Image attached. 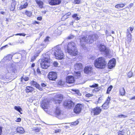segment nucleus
I'll list each match as a JSON object with an SVG mask.
<instances>
[{
  "mask_svg": "<svg viewBox=\"0 0 135 135\" xmlns=\"http://www.w3.org/2000/svg\"><path fill=\"white\" fill-rule=\"evenodd\" d=\"M53 65L55 67L57 66L58 65V63L56 61H54L53 63Z\"/></svg>",
  "mask_w": 135,
  "mask_h": 135,
  "instance_id": "79ce46f5",
  "label": "nucleus"
},
{
  "mask_svg": "<svg viewBox=\"0 0 135 135\" xmlns=\"http://www.w3.org/2000/svg\"><path fill=\"white\" fill-rule=\"evenodd\" d=\"M43 57L41 62V67L42 69H46L49 66V64L51 61L49 55L47 54L43 55Z\"/></svg>",
  "mask_w": 135,
  "mask_h": 135,
  "instance_id": "7ed1b4c3",
  "label": "nucleus"
},
{
  "mask_svg": "<svg viewBox=\"0 0 135 135\" xmlns=\"http://www.w3.org/2000/svg\"><path fill=\"white\" fill-rule=\"evenodd\" d=\"M49 105V102L46 100H43L41 104L42 108L47 113V108Z\"/></svg>",
  "mask_w": 135,
  "mask_h": 135,
  "instance_id": "9d476101",
  "label": "nucleus"
},
{
  "mask_svg": "<svg viewBox=\"0 0 135 135\" xmlns=\"http://www.w3.org/2000/svg\"><path fill=\"white\" fill-rule=\"evenodd\" d=\"M98 86L97 84H95L92 85H90V87L91 88H94L97 87Z\"/></svg>",
  "mask_w": 135,
  "mask_h": 135,
  "instance_id": "c03bdc74",
  "label": "nucleus"
},
{
  "mask_svg": "<svg viewBox=\"0 0 135 135\" xmlns=\"http://www.w3.org/2000/svg\"><path fill=\"white\" fill-rule=\"evenodd\" d=\"M15 7H11V10L12 11H13L15 9Z\"/></svg>",
  "mask_w": 135,
  "mask_h": 135,
  "instance_id": "052dcab7",
  "label": "nucleus"
},
{
  "mask_svg": "<svg viewBox=\"0 0 135 135\" xmlns=\"http://www.w3.org/2000/svg\"><path fill=\"white\" fill-rule=\"evenodd\" d=\"M26 34L24 33H20L16 34V35H19L20 36H25Z\"/></svg>",
  "mask_w": 135,
  "mask_h": 135,
  "instance_id": "09e8293b",
  "label": "nucleus"
},
{
  "mask_svg": "<svg viewBox=\"0 0 135 135\" xmlns=\"http://www.w3.org/2000/svg\"><path fill=\"white\" fill-rule=\"evenodd\" d=\"M12 56L11 55H9L8 56H7L6 57V59H12Z\"/></svg>",
  "mask_w": 135,
  "mask_h": 135,
  "instance_id": "49530a36",
  "label": "nucleus"
},
{
  "mask_svg": "<svg viewBox=\"0 0 135 135\" xmlns=\"http://www.w3.org/2000/svg\"><path fill=\"white\" fill-rule=\"evenodd\" d=\"M28 3L26 2L23 5H21L19 8V10H21L22 9L26 8L28 6Z\"/></svg>",
  "mask_w": 135,
  "mask_h": 135,
  "instance_id": "393cba45",
  "label": "nucleus"
},
{
  "mask_svg": "<svg viewBox=\"0 0 135 135\" xmlns=\"http://www.w3.org/2000/svg\"><path fill=\"white\" fill-rule=\"evenodd\" d=\"M73 102L71 100L65 101L64 102L63 105L66 108L70 109L74 105Z\"/></svg>",
  "mask_w": 135,
  "mask_h": 135,
  "instance_id": "0eeeda50",
  "label": "nucleus"
},
{
  "mask_svg": "<svg viewBox=\"0 0 135 135\" xmlns=\"http://www.w3.org/2000/svg\"><path fill=\"white\" fill-rule=\"evenodd\" d=\"M127 117V115H122V114L119 115L117 116V117H119V118H124Z\"/></svg>",
  "mask_w": 135,
  "mask_h": 135,
  "instance_id": "ea45409f",
  "label": "nucleus"
},
{
  "mask_svg": "<svg viewBox=\"0 0 135 135\" xmlns=\"http://www.w3.org/2000/svg\"><path fill=\"white\" fill-rule=\"evenodd\" d=\"M16 72L15 67L14 65H10L7 68L6 72L7 73H15Z\"/></svg>",
  "mask_w": 135,
  "mask_h": 135,
  "instance_id": "1a4fd4ad",
  "label": "nucleus"
},
{
  "mask_svg": "<svg viewBox=\"0 0 135 135\" xmlns=\"http://www.w3.org/2000/svg\"><path fill=\"white\" fill-rule=\"evenodd\" d=\"M58 84L61 85V86L63 85L64 84V82L61 81H59L58 82Z\"/></svg>",
  "mask_w": 135,
  "mask_h": 135,
  "instance_id": "6e6d98bb",
  "label": "nucleus"
},
{
  "mask_svg": "<svg viewBox=\"0 0 135 135\" xmlns=\"http://www.w3.org/2000/svg\"><path fill=\"white\" fill-rule=\"evenodd\" d=\"M32 131L35 132H38L40 131L41 128L37 127H33L32 128Z\"/></svg>",
  "mask_w": 135,
  "mask_h": 135,
  "instance_id": "b1692460",
  "label": "nucleus"
},
{
  "mask_svg": "<svg viewBox=\"0 0 135 135\" xmlns=\"http://www.w3.org/2000/svg\"><path fill=\"white\" fill-rule=\"evenodd\" d=\"M36 57H36V56H35V55H34L31 58V61H34Z\"/></svg>",
  "mask_w": 135,
  "mask_h": 135,
  "instance_id": "8fccbe9b",
  "label": "nucleus"
},
{
  "mask_svg": "<svg viewBox=\"0 0 135 135\" xmlns=\"http://www.w3.org/2000/svg\"><path fill=\"white\" fill-rule=\"evenodd\" d=\"M103 100L102 98L101 97H100L98 99V103H100L101 102V101Z\"/></svg>",
  "mask_w": 135,
  "mask_h": 135,
  "instance_id": "864d4df0",
  "label": "nucleus"
},
{
  "mask_svg": "<svg viewBox=\"0 0 135 135\" xmlns=\"http://www.w3.org/2000/svg\"><path fill=\"white\" fill-rule=\"evenodd\" d=\"M123 134L121 131H119L118 133V135H123Z\"/></svg>",
  "mask_w": 135,
  "mask_h": 135,
  "instance_id": "13d9d810",
  "label": "nucleus"
},
{
  "mask_svg": "<svg viewBox=\"0 0 135 135\" xmlns=\"http://www.w3.org/2000/svg\"><path fill=\"white\" fill-rule=\"evenodd\" d=\"M97 34L93 35L92 37L90 36H87L86 37L84 36L80 39V42H90L91 40H93L94 41L96 40L97 38Z\"/></svg>",
  "mask_w": 135,
  "mask_h": 135,
  "instance_id": "20e7f679",
  "label": "nucleus"
},
{
  "mask_svg": "<svg viewBox=\"0 0 135 135\" xmlns=\"http://www.w3.org/2000/svg\"><path fill=\"white\" fill-rule=\"evenodd\" d=\"M21 119L20 118H18L16 120V122H19L21 121Z\"/></svg>",
  "mask_w": 135,
  "mask_h": 135,
  "instance_id": "4d7b16f0",
  "label": "nucleus"
},
{
  "mask_svg": "<svg viewBox=\"0 0 135 135\" xmlns=\"http://www.w3.org/2000/svg\"><path fill=\"white\" fill-rule=\"evenodd\" d=\"M98 47L100 51H104L106 54H107L109 53L108 49L106 48L104 45L100 44L98 46Z\"/></svg>",
  "mask_w": 135,
  "mask_h": 135,
  "instance_id": "2eb2a0df",
  "label": "nucleus"
},
{
  "mask_svg": "<svg viewBox=\"0 0 135 135\" xmlns=\"http://www.w3.org/2000/svg\"><path fill=\"white\" fill-rule=\"evenodd\" d=\"M16 131L17 133L22 134L24 132L23 128L21 127H18L16 129Z\"/></svg>",
  "mask_w": 135,
  "mask_h": 135,
  "instance_id": "4be33fe9",
  "label": "nucleus"
},
{
  "mask_svg": "<svg viewBox=\"0 0 135 135\" xmlns=\"http://www.w3.org/2000/svg\"><path fill=\"white\" fill-rule=\"evenodd\" d=\"M37 20H42V17H38L37 18Z\"/></svg>",
  "mask_w": 135,
  "mask_h": 135,
  "instance_id": "69168bd1",
  "label": "nucleus"
},
{
  "mask_svg": "<svg viewBox=\"0 0 135 135\" xmlns=\"http://www.w3.org/2000/svg\"><path fill=\"white\" fill-rule=\"evenodd\" d=\"M79 123V121L78 120H77L75 122L72 123L71 125H73L74 126H76V125L78 124Z\"/></svg>",
  "mask_w": 135,
  "mask_h": 135,
  "instance_id": "58836bf2",
  "label": "nucleus"
},
{
  "mask_svg": "<svg viewBox=\"0 0 135 135\" xmlns=\"http://www.w3.org/2000/svg\"><path fill=\"white\" fill-rule=\"evenodd\" d=\"M61 2V0H48L49 3L52 6L59 4Z\"/></svg>",
  "mask_w": 135,
  "mask_h": 135,
  "instance_id": "4468645a",
  "label": "nucleus"
},
{
  "mask_svg": "<svg viewBox=\"0 0 135 135\" xmlns=\"http://www.w3.org/2000/svg\"><path fill=\"white\" fill-rule=\"evenodd\" d=\"M75 81L74 77L72 76H69L66 78V82L69 84L73 83Z\"/></svg>",
  "mask_w": 135,
  "mask_h": 135,
  "instance_id": "6ab92c4d",
  "label": "nucleus"
},
{
  "mask_svg": "<svg viewBox=\"0 0 135 135\" xmlns=\"http://www.w3.org/2000/svg\"><path fill=\"white\" fill-rule=\"evenodd\" d=\"M74 68L76 70H80L82 69L83 66L81 63H77L74 64Z\"/></svg>",
  "mask_w": 135,
  "mask_h": 135,
  "instance_id": "a211bd4d",
  "label": "nucleus"
},
{
  "mask_svg": "<svg viewBox=\"0 0 135 135\" xmlns=\"http://www.w3.org/2000/svg\"><path fill=\"white\" fill-rule=\"evenodd\" d=\"M16 4V2L15 1H12V2L11 3V7H15V6Z\"/></svg>",
  "mask_w": 135,
  "mask_h": 135,
  "instance_id": "e433bc0d",
  "label": "nucleus"
},
{
  "mask_svg": "<svg viewBox=\"0 0 135 135\" xmlns=\"http://www.w3.org/2000/svg\"><path fill=\"white\" fill-rule=\"evenodd\" d=\"M27 89V92H29L32 90L33 88L29 86H27L26 88Z\"/></svg>",
  "mask_w": 135,
  "mask_h": 135,
  "instance_id": "72a5a7b5",
  "label": "nucleus"
},
{
  "mask_svg": "<svg viewBox=\"0 0 135 135\" xmlns=\"http://www.w3.org/2000/svg\"><path fill=\"white\" fill-rule=\"evenodd\" d=\"M93 95V94H86V97H89L91 96H92Z\"/></svg>",
  "mask_w": 135,
  "mask_h": 135,
  "instance_id": "5fc2aeb1",
  "label": "nucleus"
},
{
  "mask_svg": "<svg viewBox=\"0 0 135 135\" xmlns=\"http://www.w3.org/2000/svg\"><path fill=\"white\" fill-rule=\"evenodd\" d=\"M46 44H45L43 43V44H41V45H40L39 46V47L40 48L42 49L43 47H45L46 46Z\"/></svg>",
  "mask_w": 135,
  "mask_h": 135,
  "instance_id": "c9c22d12",
  "label": "nucleus"
},
{
  "mask_svg": "<svg viewBox=\"0 0 135 135\" xmlns=\"http://www.w3.org/2000/svg\"><path fill=\"white\" fill-rule=\"evenodd\" d=\"M29 78L28 77H25L24 78L23 77H22L21 78V81L24 79L25 81H27L29 80Z\"/></svg>",
  "mask_w": 135,
  "mask_h": 135,
  "instance_id": "a18cd8bd",
  "label": "nucleus"
},
{
  "mask_svg": "<svg viewBox=\"0 0 135 135\" xmlns=\"http://www.w3.org/2000/svg\"><path fill=\"white\" fill-rule=\"evenodd\" d=\"M72 17L75 20H78L80 18V17L78 16V15L77 14H74L72 15Z\"/></svg>",
  "mask_w": 135,
  "mask_h": 135,
  "instance_id": "bb28decb",
  "label": "nucleus"
},
{
  "mask_svg": "<svg viewBox=\"0 0 135 135\" xmlns=\"http://www.w3.org/2000/svg\"><path fill=\"white\" fill-rule=\"evenodd\" d=\"M132 39L131 35L129 32L128 29L127 32V39L126 40L127 41L130 42Z\"/></svg>",
  "mask_w": 135,
  "mask_h": 135,
  "instance_id": "412c9836",
  "label": "nucleus"
},
{
  "mask_svg": "<svg viewBox=\"0 0 135 135\" xmlns=\"http://www.w3.org/2000/svg\"><path fill=\"white\" fill-rule=\"evenodd\" d=\"M110 99L109 98V97H108L105 103L109 104V103L110 102Z\"/></svg>",
  "mask_w": 135,
  "mask_h": 135,
  "instance_id": "3c124183",
  "label": "nucleus"
},
{
  "mask_svg": "<svg viewBox=\"0 0 135 135\" xmlns=\"http://www.w3.org/2000/svg\"><path fill=\"white\" fill-rule=\"evenodd\" d=\"M75 43H69L67 46V51L70 55L75 56L78 54V51Z\"/></svg>",
  "mask_w": 135,
  "mask_h": 135,
  "instance_id": "f03ea898",
  "label": "nucleus"
},
{
  "mask_svg": "<svg viewBox=\"0 0 135 135\" xmlns=\"http://www.w3.org/2000/svg\"><path fill=\"white\" fill-rule=\"evenodd\" d=\"M50 38L49 37H47L45 39L44 41L45 42H49L50 41L49 40V39Z\"/></svg>",
  "mask_w": 135,
  "mask_h": 135,
  "instance_id": "603ef678",
  "label": "nucleus"
},
{
  "mask_svg": "<svg viewBox=\"0 0 135 135\" xmlns=\"http://www.w3.org/2000/svg\"><path fill=\"white\" fill-rule=\"evenodd\" d=\"M37 3L39 7L40 8H41L43 7V3L42 1L38 0H35Z\"/></svg>",
  "mask_w": 135,
  "mask_h": 135,
  "instance_id": "5701e85b",
  "label": "nucleus"
},
{
  "mask_svg": "<svg viewBox=\"0 0 135 135\" xmlns=\"http://www.w3.org/2000/svg\"><path fill=\"white\" fill-rule=\"evenodd\" d=\"M93 68L91 66H86L85 67L84 69V71L85 73L89 74L93 71Z\"/></svg>",
  "mask_w": 135,
  "mask_h": 135,
  "instance_id": "ddd939ff",
  "label": "nucleus"
},
{
  "mask_svg": "<svg viewBox=\"0 0 135 135\" xmlns=\"http://www.w3.org/2000/svg\"><path fill=\"white\" fill-rule=\"evenodd\" d=\"M48 77L50 80H55L57 78L56 73L54 72H50L49 73Z\"/></svg>",
  "mask_w": 135,
  "mask_h": 135,
  "instance_id": "f8f14e48",
  "label": "nucleus"
},
{
  "mask_svg": "<svg viewBox=\"0 0 135 135\" xmlns=\"http://www.w3.org/2000/svg\"><path fill=\"white\" fill-rule=\"evenodd\" d=\"M80 0H75L74 1V3L75 4H79L80 3Z\"/></svg>",
  "mask_w": 135,
  "mask_h": 135,
  "instance_id": "de8ad7c7",
  "label": "nucleus"
},
{
  "mask_svg": "<svg viewBox=\"0 0 135 135\" xmlns=\"http://www.w3.org/2000/svg\"><path fill=\"white\" fill-rule=\"evenodd\" d=\"M126 4V3L120 4H117L115 5V7L116 8L118 9H119L121 8L122 7L124 6Z\"/></svg>",
  "mask_w": 135,
  "mask_h": 135,
  "instance_id": "a878e982",
  "label": "nucleus"
},
{
  "mask_svg": "<svg viewBox=\"0 0 135 135\" xmlns=\"http://www.w3.org/2000/svg\"><path fill=\"white\" fill-rule=\"evenodd\" d=\"M41 85L42 86H44V87L46 85L44 83H42L41 84Z\"/></svg>",
  "mask_w": 135,
  "mask_h": 135,
  "instance_id": "338daca9",
  "label": "nucleus"
},
{
  "mask_svg": "<svg viewBox=\"0 0 135 135\" xmlns=\"http://www.w3.org/2000/svg\"><path fill=\"white\" fill-rule=\"evenodd\" d=\"M31 83L33 86L36 87L40 90L41 91L42 90V89L40 87L39 85L36 82L32 81H31Z\"/></svg>",
  "mask_w": 135,
  "mask_h": 135,
  "instance_id": "aec40b11",
  "label": "nucleus"
},
{
  "mask_svg": "<svg viewBox=\"0 0 135 135\" xmlns=\"http://www.w3.org/2000/svg\"><path fill=\"white\" fill-rule=\"evenodd\" d=\"M63 98L62 95L60 94L57 95L55 97V102L56 104H60Z\"/></svg>",
  "mask_w": 135,
  "mask_h": 135,
  "instance_id": "9b49d317",
  "label": "nucleus"
},
{
  "mask_svg": "<svg viewBox=\"0 0 135 135\" xmlns=\"http://www.w3.org/2000/svg\"><path fill=\"white\" fill-rule=\"evenodd\" d=\"M112 87V86L111 85L108 88L107 91V93L108 94L109 93V92L111 90Z\"/></svg>",
  "mask_w": 135,
  "mask_h": 135,
  "instance_id": "f704fd0d",
  "label": "nucleus"
},
{
  "mask_svg": "<svg viewBox=\"0 0 135 135\" xmlns=\"http://www.w3.org/2000/svg\"><path fill=\"white\" fill-rule=\"evenodd\" d=\"M83 107L82 105L80 104H78L74 107V112L76 114L80 113Z\"/></svg>",
  "mask_w": 135,
  "mask_h": 135,
  "instance_id": "6e6552de",
  "label": "nucleus"
},
{
  "mask_svg": "<svg viewBox=\"0 0 135 135\" xmlns=\"http://www.w3.org/2000/svg\"><path fill=\"white\" fill-rule=\"evenodd\" d=\"M15 109L19 112L21 114L22 113L21 112V111L22 110L21 108L19 106H15L14 107Z\"/></svg>",
  "mask_w": 135,
  "mask_h": 135,
  "instance_id": "cd10ccee",
  "label": "nucleus"
},
{
  "mask_svg": "<svg viewBox=\"0 0 135 135\" xmlns=\"http://www.w3.org/2000/svg\"><path fill=\"white\" fill-rule=\"evenodd\" d=\"M71 15L70 12H68V13L66 15H64L63 17L61 18V20L62 21H64V20H63V18L65 17V16H69Z\"/></svg>",
  "mask_w": 135,
  "mask_h": 135,
  "instance_id": "4c0bfd02",
  "label": "nucleus"
},
{
  "mask_svg": "<svg viewBox=\"0 0 135 135\" xmlns=\"http://www.w3.org/2000/svg\"><path fill=\"white\" fill-rule=\"evenodd\" d=\"M14 44L13 43H9L8 44L6 45L5 46H4L1 48V49H3L4 47H7V46H9L11 45H14Z\"/></svg>",
  "mask_w": 135,
  "mask_h": 135,
  "instance_id": "7c9ffc66",
  "label": "nucleus"
},
{
  "mask_svg": "<svg viewBox=\"0 0 135 135\" xmlns=\"http://www.w3.org/2000/svg\"><path fill=\"white\" fill-rule=\"evenodd\" d=\"M108 104L105 102L102 105V107L104 109H107L108 107Z\"/></svg>",
  "mask_w": 135,
  "mask_h": 135,
  "instance_id": "c85d7f7f",
  "label": "nucleus"
},
{
  "mask_svg": "<svg viewBox=\"0 0 135 135\" xmlns=\"http://www.w3.org/2000/svg\"><path fill=\"white\" fill-rule=\"evenodd\" d=\"M39 51V52H38V53H37V54H35V56H36V57L38 56L39 54L40 53V52H41V51Z\"/></svg>",
  "mask_w": 135,
  "mask_h": 135,
  "instance_id": "0e129e2a",
  "label": "nucleus"
},
{
  "mask_svg": "<svg viewBox=\"0 0 135 135\" xmlns=\"http://www.w3.org/2000/svg\"><path fill=\"white\" fill-rule=\"evenodd\" d=\"M74 37V36L73 35H71L67 37V39L69 40H71L73 39Z\"/></svg>",
  "mask_w": 135,
  "mask_h": 135,
  "instance_id": "37998d69",
  "label": "nucleus"
},
{
  "mask_svg": "<svg viewBox=\"0 0 135 135\" xmlns=\"http://www.w3.org/2000/svg\"><path fill=\"white\" fill-rule=\"evenodd\" d=\"M26 14L29 17H30L32 15V13L31 12L28 11H26Z\"/></svg>",
  "mask_w": 135,
  "mask_h": 135,
  "instance_id": "2f4dec72",
  "label": "nucleus"
},
{
  "mask_svg": "<svg viewBox=\"0 0 135 135\" xmlns=\"http://www.w3.org/2000/svg\"><path fill=\"white\" fill-rule=\"evenodd\" d=\"M133 3H131L129 5V6L130 8H131L133 6Z\"/></svg>",
  "mask_w": 135,
  "mask_h": 135,
  "instance_id": "774afa93",
  "label": "nucleus"
},
{
  "mask_svg": "<svg viewBox=\"0 0 135 135\" xmlns=\"http://www.w3.org/2000/svg\"><path fill=\"white\" fill-rule=\"evenodd\" d=\"M37 72L38 73H41V71L40 70V69H39V68H37Z\"/></svg>",
  "mask_w": 135,
  "mask_h": 135,
  "instance_id": "e2e57ef3",
  "label": "nucleus"
},
{
  "mask_svg": "<svg viewBox=\"0 0 135 135\" xmlns=\"http://www.w3.org/2000/svg\"><path fill=\"white\" fill-rule=\"evenodd\" d=\"M55 114L56 116L58 117L63 116V114L62 111L60 110V108L58 107H57L56 109L55 112Z\"/></svg>",
  "mask_w": 135,
  "mask_h": 135,
  "instance_id": "f3484780",
  "label": "nucleus"
},
{
  "mask_svg": "<svg viewBox=\"0 0 135 135\" xmlns=\"http://www.w3.org/2000/svg\"><path fill=\"white\" fill-rule=\"evenodd\" d=\"M81 45L82 46V47L84 49L85 48V45L83 44V43H81Z\"/></svg>",
  "mask_w": 135,
  "mask_h": 135,
  "instance_id": "bf43d9fd",
  "label": "nucleus"
},
{
  "mask_svg": "<svg viewBox=\"0 0 135 135\" xmlns=\"http://www.w3.org/2000/svg\"><path fill=\"white\" fill-rule=\"evenodd\" d=\"M107 64L105 58L103 57H100L95 59L94 65L97 68L103 69L104 68Z\"/></svg>",
  "mask_w": 135,
  "mask_h": 135,
  "instance_id": "f257e3e1",
  "label": "nucleus"
},
{
  "mask_svg": "<svg viewBox=\"0 0 135 135\" xmlns=\"http://www.w3.org/2000/svg\"><path fill=\"white\" fill-rule=\"evenodd\" d=\"M2 128L0 126V135H1L2 132Z\"/></svg>",
  "mask_w": 135,
  "mask_h": 135,
  "instance_id": "680f3d73",
  "label": "nucleus"
},
{
  "mask_svg": "<svg viewBox=\"0 0 135 135\" xmlns=\"http://www.w3.org/2000/svg\"><path fill=\"white\" fill-rule=\"evenodd\" d=\"M115 60L113 58L110 60L108 63V67L109 69H112L115 66Z\"/></svg>",
  "mask_w": 135,
  "mask_h": 135,
  "instance_id": "dca6fc26",
  "label": "nucleus"
},
{
  "mask_svg": "<svg viewBox=\"0 0 135 135\" xmlns=\"http://www.w3.org/2000/svg\"><path fill=\"white\" fill-rule=\"evenodd\" d=\"M132 75V73L131 71H129L128 74V76L129 78H131Z\"/></svg>",
  "mask_w": 135,
  "mask_h": 135,
  "instance_id": "a19ab883",
  "label": "nucleus"
},
{
  "mask_svg": "<svg viewBox=\"0 0 135 135\" xmlns=\"http://www.w3.org/2000/svg\"><path fill=\"white\" fill-rule=\"evenodd\" d=\"M55 51L54 54L56 59H62L64 57V54L62 51L58 46H56L55 48Z\"/></svg>",
  "mask_w": 135,
  "mask_h": 135,
  "instance_id": "39448f33",
  "label": "nucleus"
},
{
  "mask_svg": "<svg viewBox=\"0 0 135 135\" xmlns=\"http://www.w3.org/2000/svg\"><path fill=\"white\" fill-rule=\"evenodd\" d=\"M120 94L121 95H123L125 94V90L123 88H121L120 90Z\"/></svg>",
  "mask_w": 135,
  "mask_h": 135,
  "instance_id": "c756f323",
  "label": "nucleus"
},
{
  "mask_svg": "<svg viewBox=\"0 0 135 135\" xmlns=\"http://www.w3.org/2000/svg\"><path fill=\"white\" fill-rule=\"evenodd\" d=\"M73 91L75 92L78 95L80 96L81 95V94L79 90H78L74 89L73 90Z\"/></svg>",
  "mask_w": 135,
  "mask_h": 135,
  "instance_id": "473e14b6",
  "label": "nucleus"
},
{
  "mask_svg": "<svg viewBox=\"0 0 135 135\" xmlns=\"http://www.w3.org/2000/svg\"><path fill=\"white\" fill-rule=\"evenodd\" d=\"M102 110L100 107H97L91 109V114L94 116L98 115L101 113Z\"/></svg>",
  "mask_w": 135,
  "mask_h": 135,
  "instance_id": "423d86ee",
  "label": "nucleus"
}]
</instances>
